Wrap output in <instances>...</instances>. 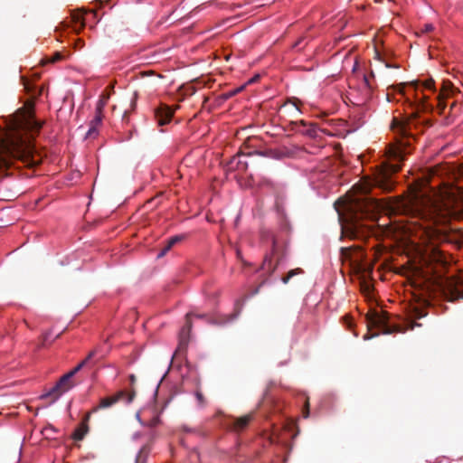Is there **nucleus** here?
I'll return each mask as SVG.
<instances>
[{
  "label": "nucleus",
  "instance_id": "obj_1",
  "mask_svg": "<svg viewBox=\"0 0 463 463\" xmlns=\"http://www.w3.org/2000/svg\"><path fill=\"white\" fill-rule=\"evenodd\" d=\"M418 113H412L411 118L399 119L393 118L391 128L396 135V141L386 147V160L381 164L373 177H366L354 185V194L349 195L345 205L346 212L345 222L342 224V235L350 239H365L370 233L369 228L362 222L364 217L369 216L379 206L376 199L367 194L373 187L384 193H390L395 187L393 175L402 168V162L410 153V138L412 137L411 127Z\"/></svg>",
  "mask_w": 463,
  "mask_h": 463
},
{
  "label": "nucleus",
  "instance_id": "obj_2",
  "mask_svg": "<svg viewBox=\"0 0 463 463\" xmlns=\"http://www.w3.org/2000/svg\"><path fill=\"white\" fill-rule=\"evenodd\" d=\"M33 102L27 101L10 118L7 129L0 137V174L3 176L20 175L23 167L33 168L41 163L33 141L43 123L34 117Z\"/></svg>",
  "mask_w": 463,
  "mask_h": 463
},
{
  "label": "nucleus",
  "instance_id": "obj_3",
  "mask_svg": "<svg viewBox=\"0 0 463 463\" xmlns=\"http://www.w3.org/2000/svg\"><path fill=\"white\" fill-rule=\"evenodd\" d=\"M458 211L442 199L429 200L419 212L420 219L429 222L427 229L446 225L452 218L458 217Z\"/></svg>",
  "mask_w": 463,
  "mask_h": 463
},
{
  "label": "nucleus",
  "instance_id": "obj_4",
  "mask_svg": "<svg viewBox=\"0 0 463 463\" xmlns=\"http://www.w3.org/2000/svg\"><path fill=\"white\" fill-rule=\"evenodd\" d=\"M366 320L369 327L378 328L383 334H392L393 332L400 331L398 326H392L389 325V315L383 311H374L368 314Z\"/></svg>",
  "mask_w": 463,
  "mask_h": 463
},
{
  "label": "nucleus",
  "instance_id": "obj_5",
  "mask_svg": "<svg viewBox=\"0 0 463 463\" xmlns=\"http://www.w3.org/2000/svg\"><path fill=\"white\" fill-rule=\"evenodd\" d=\"M135 394L136 392L134 390L130 392H127L125 390L118 391V392L111 396L102 398L99 401V405L94 407L90 412L91 414L92 412H96L99 409L109 408L114 404L118 403L119 401H125L127 403H130L134 400Z\"/></svg>",
  "mask_w": 463,
  "mask_h": 463
},
{
  "label": "nucleus",
  "instance_id": "obj_6",
  "mask_svg": "<svg viewBox=\"0 0 463 463\" xmlns=\"http://www.w3.org/2000/svg\"><path fill=\"white\" fill-rule=\"evenodd\" d=\"M75 386V382L71 376L68 373L62 375L56 384L45 394L42 395L41 398L44 399L52 397V402L56 401L61 394L70 391Z\"/></svg>",
  "mask_w": 463,
  "mask_h": 463
},
{
  "label": "nucleus",
  "instance_id": "obj_7",
  "mask_svg": "<svg viewBox=\"0 0 463 463\" xmlns=\"http://www.w3.org/2000/svg\"><path fill=\"white\" fill-rule=\"evenodd\" d=\"M443 292L449 301L463 298V280L447 279L444 282Z\"/></svg>",
  "mask_w": 463,
  "mask_h": 463
},
{
  "label": "nucleus",
  "instance_id": "obj_8",
  "mask_svg": "<svg viewBox=\"0 0 463 463\" xmlns=\"http://www.w3.org/2000/svg\"><path fill=\"white\" fill-rule=\"evenodd\" d=\"M109 99V92H103L100 95V97L97 102V106H96V109H95V117L91 120L90 128L86 134L87 137H92L93 134L96 133V127L99 126L102 121L103 109H104L105 106L107 105Z\"/></svg>",
  "mask_w": 463,
  "mask_h": 463
},
{
  "label": "nucleus",
  "instance_id": "obj_9",
  "mask_svg": "<svg viewBox=\"0 0 463 463\" xmlns=\"http://www.w3.org/2000/svg\"><path fill=\"white\" fill-rule=\"evenodd\" d=\"M340 252L343 260H350L351 262H358L363 257L360 246L343 247Z\"/></svg>",
  "mask_w": 463,
  "mask_h": 463
},
{
  "label": "nucleus",
  "instance_id": "obj_10",
  "mask_svg": "<svg viewBox=\"0 0 463 463\" xmlns=\"http://www.w3.org/2000/svg\"><path fill=\"white\" fill-rule=\"evenodd\" d=\"M174 111L167 106H161L155 111V117L159 126H164L170 122Z\"/></svg>",
  "mask_w": 463,
  "mask_h": 463
},
{
  "label": "nucleus",
  "instance_id": "obj_11",
  "mask_svg": "<svg viewBox=\"0 0 463 463\" xmlns=\"http://www.w3.org/2000/svg\"><path fill=\"white\" fill-rule=\"evenodd\" d=\"M191 316L192 313H188L185 316V324L179 334V348L185 347L188 343L189 334L192 329Z\"/></svg>",
  "mask_w": 463,
  "mask_h": 463
},
{
  "label": "nucleus",
  "instance_id": "obj_12",
  "mask_svg": "<svg viewBox=\"0 0 463 463\" xmlns=\"http://www.w3.org/2000/svg\"><path fill=\"white\" fill-rule=\"evenodd\" d=\"M90 412H88L84 416V418H83L82 421L80 422V424L74 430V432L72 434L73 439H75V440H81V439H83V438L85 437V435L89 431L88 422L90 420Z\"/></svg>",
  "mask_w": 463,
  "mask_h": 463
},
{
  "label": "nucleus",
  "instance_id": "obj_13",
  "mask_svg": "<svg viewBox=\"0 0 463 463\" xmlns=\"http://www.w3.org/2000/svg\"><path fill=\"white\" fill-rule=\"evenodd\" d=\"M251 420V414H247L239 418H235L232 420V429L237 432L242 431L247 428Z\"/></svg>",
  "mask_w": 463,
  "mask_h": 463
},
{
  "label": "nucleus",
  "instance_id": "obj_14",
  "mask_svg": "<svg viewBox=\"0 0 463 463\" xmlns=\"http://www.w3.org/2000/svg\"><path fill=\"white\" fill-rule=\"evenodd\" d=\"M278 264V261L273 263L271 256L266 255L261 265V269L266 271L270 276L275 272Z\"/></svg>",
  "mask_w": 463,
  "mask_h": 463
},
{
  "label": "nucleus",
  "instance_id": "obj_15",
  "mask_svg": "<svg viewBox=\"0 0 463 463\" xmlns=\"http://www.w3.org/2000/svg\"><path fill=\"white\" fill-rule=\"evenodd\" d=\"M71 22L73 23V29L76 32H79L85 26L83 14L80 12H72L71 13Z\"/></svg>",
  "mask_w": 463,
  "mask_h": 463
},
{
  "label": "nucleus",
  "instance_id": "obj_16",
  "mask_svg": "<svg viewBox=\"0 0 463 463\" xmlns=\"http://www.w3.org/2000/svg\"><path fill=\"white\" fill-rule=\"evenodd\" d=\"M434 84L435 82L432 79H429L425 81L416 80L411 83V85L414 88L415 91H418L420 89H426L429 90L435 91Z\"/></svg>",
  "mask_w": 463,
  "mask_h": 463
},
{
  "label": "nucleus",
  "instance_id": "obj_17",
  "mask_svg": "<svg viewBox=\"0 0 463 463\" xmlns=\"http://www.w3.org/2000/svg\"><path fill=\"white\" fill-rule=\"evenodd\" d=\"M103 354H100V348L96 347L89 353L83 361H86L88 366L94 365L99 358H102Z\"/></svg>",
  "mask_w": 463,
  "mask_h": 463
},
{
  "label": "nucleus",
  "instance_id": "obj_18",
  "mask_svg": "<svg viewBox=\"0 0 463 463\" xmlns=\"http://www.w3.org/2000/svg\"><path fill=\"white\" fill-rule=\"evenodd\" d=\"M183 239L182 236H174V237H171L167 241H166V244L165 246L162 249L161 252L158 253V258H161L163 256H165L166 254V252H168L172 247L174 245H175L177 242L181 241V240Z\"/></svg>",
  "mask_w": 463,
  "mask_h": 463
},
{
  "label": "nucleus",
  "instance_id": "obj_19",
  "mask_svg": "<svg viewBox=\"0 0 463 463\" xmlns=\"http://www.w3.org/2000/svg\"><path fill=\"white\" fill-rule=\"evenodd\" d=\"M149 453H150L149 445L143 446L140 449L138 454L137 455L135 463H146Z\"/></svg>",
  "mask_w": 463,
  "mask_h": 463
},
{
  "label": "nucleus",
  "instance_id": "obj_20",
  "mask_svg": "<svg viewBox=\"0 0 463 463\" xmlns=\"http://www.w3.org/2000/svg\"><path fill=\"white\" fill-rule=\"evenodd\" d=\"M428 96L422 95L421 98L418 97V94L416 95V99L419 101L418 109H420L422 111L428 110L431 109V106L428 104L427 102Z\"/></svg>",
  "mask_w": 463,
  "mask_h": 463
},
{
  "label": "nucleus",
  "instance_id": "obj_21",
  "mask_svg": "<svg viewBox=\"0 0 463 463\" xmlns=\"http://www.w3.org/2000/svg\"><path fill=\"white\" fill-rule=\"evenodd\" d=\"M303 273H304V271H303V269H300V268H297V269H294L289 270V271L288 272V274H287L286 276H284V277L281 279V280H282V282H283L284 284H287V283H288V281H289V279H290L291 278H293V277H294V276H296V275L303 274Z\"/></svg>",
  "mask_w": 463,
  "mask_h": 463
},
{
  "label": "nucleus",
  "instance_id": "obj_22",
  "mask_svg": "<svg viewBox=\"0 0 463 463\" xmlns=\"http://www.w3.org/2000/svg\"><path fill=\"white\" fill-rule=\"evenodd\" d=\"M57 432V430L52 425H48L42 430L43 435L46 439H54L53 435Z\"/></svg>",
  "mask_w": 463,
  "mask_h": 463
},
{
  "label": "nucleus",
  "instance_id": "obj_23",
  "mask_svg": "<svg viewBox=\"0 0 463 463\" xmlns=\"http://www.w3.org/2000/svg\"><path fill=\"white\" fill-rule=\"evenodd\" d=\"M436 232L439 235L440 240L445 241H452L451 234L446 230V228L438 229L436 230Z\"/></svg>",
  "mask_w": 463,
  "mask_h": 463
},
{
  "label": "nucleus",
  "instance_id": "obj_24",
  "mask_svg": "<svg viewBox=\"0 0 463 463\" xmlns=\"http://www.w3.org/2000/svg\"><path fill=\"white\" fill-rule=\"evenodd\" d=\"M195 398L197 400V402H198L199 406H201V407L205 406L206 400H205L203 392L199 389H197L196 392H195Z\"/></svg>",
  "mask_w": 463,
  "mask_h": 463
},
{
  "label": "nucleus",
  "instance_id": "obj_25",
  "mask_svg": "<svg viewBox=\"0 0 463 463\" xmlns=\"http://www.w3.org/2000/svg\"><path fill=\"white\" fill-rule=\"evenodd\" d=\"M88 366L86 364V361H81L77 366H75L72 370L68 372L67 373L73 378V376L80 371L83 367Z\"/></svg>",
  "mask_w": 463,
  "mask_h": 463
},
{
  "label": "nucleus",
  "instance_id": "obj_26",
  "mask_svg": "<svg viewBox=\"0 0 463 463\" xmlns=\"http://www.w3.org/2000/svg\"><path fill=\"white\" fill-rule=\"evenodd\" d=\"M236 162L237 164V167L239 170H245L247 168V163H242L241 160H239V158L237 156H233L232 159L231 160V165L232 166V165Z\"/></svg>",
  "mask_w": 463,
  "mask_h": 463
},
{
  "label": "nucleus",
  "instance_id": "obj_27",
  "mask_svg": "<svg viewBox=\"0 0 463 463\" xmlns=\"http://www.w3.org/2000/svg\"><path fill=\"white\" fill-rule=\"evenodd\" d=\"M441 95H444V94L443 93H439L437 95V99H438V106L440 109V110L442 111L446 108V104H445V102L443 100V98H441Z\"/></svg>",
  "mask_w": 463,
  "mask_h": 463
},
{
  "label": "nucleus",
  "instance_id": "obj_28",
  "mask_svg": "<svg viewBox=\"0 0 463 463\" xmlns=\"http://www.w3.org/2000/svg\"><path fill=\"white\" fill-rule=\"evenodd\" d=\"M49 337H50V333L47 332L45 333L43 336H42V339H41V344L39 345V348L40 347H44L46 345V343L49 341Z\"/></svg>",
  "mask_w": 463,
  "mask_h": 463
},
{
  "label": "nucleus",
  "instance_id": "obj_29",
  "mask_svg": "<svg viewBox=\"0 0 463 463\" xmlns=\"http://www.w3.org/2000/svg\"><path fill=\"white\" fill-rule=\"evenodd\" d=\"M62 56L60 52H55L54 55L50 59V62H55L61 60Z\"/></svg>",
  "mask_w": 463,
  "mask_h": 463
},
{
  "label": "nucleus",
  "instance_id": "obj_30",
  "mask_svg": "<svg viewBox=\"0 0 463 463\" xmlns=\"http://www.w3.org/2000/svg\"><path fill=\"white\" fill-rule=\"evenodd\" d=\"M309 415V402H308V400L306 401L305 402V408H304V411H303V416L305 418H307Z\"/></svg>",
  "mask_w": 463,
  "mask_h": 463
},
{
  "label": "nucleus",
  "instance_id": "obj_31",
  "mask_svg": "<svg viewBox=\"0 0 463 463\" xmlns=\"http://www.w3.org/2000/svg\"><path fill=\"white\" fill-rule=\"evenodd\" d=\"M158 423H159L158 417H154L153 419H151L149 420L148 426L153 428V427L156 426Z\"/></svg>",
  "mask_w": 463,
  "mask_h": 463
},
{
  "label": "nucleus",
  "instance_id": "obj_32",
  "mask_svg": "<svg viewBox=\"0 0 463 463\" xmlns=\"http://www.w3.org/2000/svg\"><path fill=\"white\" fill-rule=\"evenodd\" d=\"M344 319H345V323L346 326H347L348 328H351V327L353 326V321H352V318H351L350 317H348V316H345V317H344Z\"/></svg>",
  "mask_w": 463,
  "mask_h": 463
},
{
  "label": "nucleus",
  "instance_id": "obj_33",
  "mask_svg": "<svg viewBox=\"0 0 463 463\" xmlns=\"http://www.w3.org/2000/svg\"><path fill=\"white\" fill-rule=\"evenodd\" d=\"M260 185H267V186H273V183L272 181H270L269 179L268 178H263V180L260 182Z\"/></svg>",
  "mask_w": 463,
  "mask_h": 463
},
{
  "label": "nucleus",
  "instance_id": "obj_34",
  "mask_svg": "<svg viewBox=\"0 0 463 463\" xmlns=\"http://www.w3.org/2000/svg\"><path fill=\"white\" fill-rule=\"evenodd\" d=\"M136 103H137V94H134V96L132 97L131 100H130V109L132 110L135 109L136 108Z\"/></svg>",
  "mask_w": 463,
  "mask_h": 463
},
{
  "label": "nucleus",
  "instance_id": "obj_35",
  "mask_svg": "<svg viewBox=\"0 0 463 463\" xmlns=\"http://www.w3.org/2000/svg\"><path fill=\"white\" fill-rule=\"evenodd\" d=\"M433 29H434V26H433L431 24H426L424 25V29H423V31H424L425 33H430V32L433 31Z\"/></svg>",
  "mask_w": 463,
  "mask_h": 463
},
{
  "label": "nucleus",
  "instance_id": "obj_36",
  "mask_svg": "<svg viewBox=\"0 0 463 463\" xmlns=\"http://www.w3.org/2000/svg\"><path fill=\"white\" fill-rule=\"evenodd\" d=\"M128 113H129V109H126L122 115V120L124 122H128Z\"/></svg>",
  "mask_w": 463,
  "mask_h": 463
},
{
  "label": "nucleus",
  "instance_id": "obj_37",
  "mask_svg": "<svg viewBox=\"0 0 463 463\" xmlns=\"http://www.w3.org/2000/svg\"><path fill=\"white\" fill-rule=\"evenodd\" d=\"M306 133H307V135H309V136H314V135H315V126H312V128H309V129H307V130L306 131Z\"/></svg>",
  "mask_w": 463,
  "mask_h": 463
},
{
  "label": "nucleus",
  "instance_id": "obj_38",
  "mask_svg": "<svg viewBox=\"0 0 463 463\" xmlns=\"http://www.w3.org/2000/svg\"><path fill=\"white\" fill-rule=\"evenodd\" d=\"M129 381L131 384H134L136 382V376L134 374L129 375Z\"/></svg>",
  "mask_w": 463,
  "mask_h": 463
},
{
  "label": "nucleus",
  "instance_id": "obj_39",
  "mask_svg": "<svg viewBox=\"0 0 463 463\" xmlns=\"http://www.w3.org/2000/svg\"><path fill=\"white\" fill-rule=\"evenodd\" d=\"M303 39H299L296 43H295V46L296 48H298L302 43Z\"/></svg>",
  "mask_w": 463,
  "mask_h": 463
},
{
  "label": "nucleus",
  "instance_id": "obj_40",
  "mask_svg": "<svg viewBox=\"0 0 463 463\" xmlns=\"http://www.w3.org/2000/svg\"><path fill=\"white\" fill-rule=\"evenodd\" d=\"M264 283H265V280H264V281H262V282L260 283V285L259 286V288H257L255 289V291L253 292V294H257V293L259 292L260 288Z\"/></svg>",
  "mask_w": 463,
  "mask_h": 463
},
{
  "label": "nucleus",
  "instance_id": "obj_41",
  "mask_svg": "<svg viewBox=\"0 0 463 463\" xmlns=\"http://www.w3.org/2000/svg\"><path fill=\"white\" fill-rule=\"evenodd\" d=\"M373 336H374V335H370V336H369V335H368V334H366V335L364 336V339H368V338H372Z\"/></svg>",
  "mask_w": 463,
  "mask_h": 463
},
{
  "label": "nucleus",
  "instance_id": "obj_42",
  "mask_svg": "<svg viewBox=\"0 0 463 463\" xmlns=\"http://www.w3.org/2000/svg\"><path fill=\"white\" fill-rule=\"evenodd\" d=\"M258 78H259V76H256L255 78L251 79L250 81V82H254V81H256V80H257V79H258Z\"/></svg>",
  "mask_w": 463,
  "mask_h": 463
},
{
  "label": "nucleus",
  "instance_id": "obj_43",
  "mask_svg": "<svg viewBox=\"0 0 463 463\" xmlns=\"http://www.w3.org/2000/svg\"><path fill=\"white\" fill-rule=\"evenodd\" d=\"M292 106L294 107L295 110L298 111V109L295 103H293Z\"/></svg>",
  "mask_w": 463,
  "mask_h": 463
},
{
  "label": "nucleus",
  "instance_id": "obj_44",
  "mask_svg": "<svg viewBox=\"0 0 463 463\" xmlns=\"http://www.w3.org/2000/svg\"><path fill=\"white\" fill-rule=\"evenodd\" d=\"M115 110H117V106H116V105H114V106L112 107V111L114 112Z\"/></svg>",
  "mask_w": 463,
  "mask_h": 463
},
{
  "label": "nucleus",
  "instance_id": "obj_45",
  "mask_svg": "<svg viewBox=\"0 0 463 463\" xmlns=\"http://www.w3.org/2000/svg\"><path fill=\"white\" fill-rule=\"evenodd\" d=\"M364 80H365L366 84H367V85H369V83H368V80H367V78H366V77H364Z\"/></svg>",
  "mask_w": 463,
  "mask_h": 463
}]
</instances>
